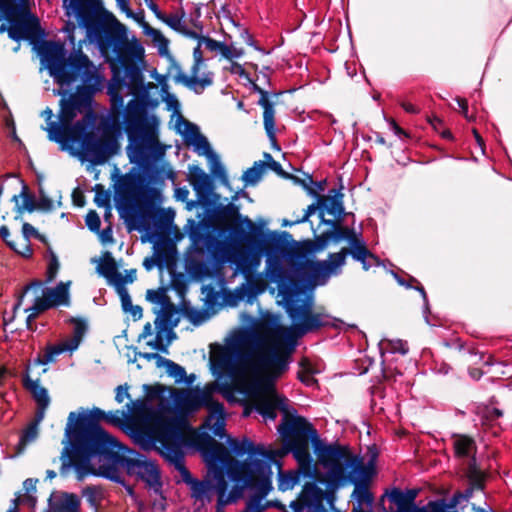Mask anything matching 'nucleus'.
Instances as JSON below:
<instances>
[{
  "label": "nucleus",
  "instance_id": "1",
  "mask_svg": "<svg viewBox=\"0 0 512 512\" xmlns=\"http://www.w3.org/2000/svg\"><path fill=\"white\" fill-rule=\"evenodd\" d=\"M235 202L226 205V264L234 267V275L245 279L235 290L236 298L251 302L266 290L269 281L277 284L283 307L300 335L337 327L336 318L312 311L309 288L314 277L329 276L342 267L349 250L331 253L327 261L313 262L307 256V266H298L285 238L277 232H265L249 217H242Z\"/></svg>",
  "mask_w": 512,
  "mask_h": 512
},
{
  "label": "nucleus",
  "instance_id": "2",
  "mask_svg": "<svg viewBox=\"0 0 512 512\" xmlns=\"http://www.w3.org/2000/svg\"><path fill=\"white\" fill-rule=\"evenodd\" d=\"M71 412L65 429L66 440L71 445L62 453L61 475L73 467L76 479L82 482L89 475H99L114 480L118 469L124 468L156 491L160 489V472L157 465L121 445L88 416Z\"/></svg>",
  "mask_w": 512,
  "mask_h": 512
},
{
  "label": "nucleus",
  "instance_id": "3",
  "mask_svg": "<svg viewBox=\"0 0 512 512\" xmlns=\"http://www.w3.org/2000/svg\"><path fill=\"white\" fill-rule=\"evenodd\" d=\"M63 7L66 16L85 29L91 43L103 52L112 49L115 53L121 68L111 65L112 77L107 94L111 110L119 113L124 106V96L134 93L142 85L139 63L143 59L144 48L137 39H128L126 27L106 11L99 0H63Z\"/></svg>",
  "mask_w": 512,
  "mask_h": 512
},
{
  "label": "nucleus",
  "instance_id": "4",
  "mask_svg": "<svg viewBox=\"0 0 512 512\" xmlns=\"http://www.w3.org/2000/svg\"><path fill=\"white\" fill-rule=\"evenodd\" d=\"M210 369L217 381L205 385L203 388H173L157 385L151 389L150 398L158 399L160 412L167 415L174 414L167 419L156 422L154 433L168 446L172 447L175 437H179V448L186 444V431L189 429L187 417L201 408L208 409V416L202 426L205 430L200 435H209L211 438L224 437V406L215 400V394L224 396V383L219 382L224 377V345L212 344L209 357Z\"/></svg>",
  "mask_w": 512,
  "mask_h": 512
},
{
  "label": "nucleus",
  "instance_id": "5",
  "mask_svg": "<svg viewBox=\"0 0 512 512\" xmlns=\"http://www.w3.org/2000/svg\"><path fill=\"white\" fill-rule=\"evenodd\" d=\"M287 452H291L297 462L311 471L309 442L312 444L321 465L326 469L327 487L337 490L346 481L354 485L352 498L355 500L353 512H371L374 496L367 484V467L359 455L352 454L347 446L325 444L317 430L304 417H284L278 426Z\"/></svg>",
  "mask_w": 512,
  "mask_h": 512
},
{
  "label": "nucleus",
  "instance_id": "6",
  "mask_svg": "<svg viewBox=\"0 0 512 512\" xmlns=\"http://www.w3.org/2000/svg\"><path fill=\"white\" fill-rule=\"evenodd\" d=\"M285 335L283 327L275 320H263L234 336L233 356L229 353L226 338V377L232 361L237 373H251L252 377L241 386L244 394L253 400L277 392L276 380L289 368V354L277 350Z\"/></svg>",
  "mask_w": 512,
  "mask_h": 512
},
{
  "label": "nucleus",
  "instance_id": "7",
  "mask_svg": "<svg viewBox=\"0 0 512 512\" xmlns=\"http://www.w3.org/2000/svg\"><path fill=\"white\" fill-rule=\"evenodd\" d=\"M282 455L281 450L226 433V479L234 483L226 495V505L243 498L247 487L273 485L272 465L280 468L278 458Z\"/></svg>",
  "mask_w": 512,
  "mask_h": 512
},
{
  "label": "nucleus",
  "instance_id": "8",
  "mask_svg": "<svg viewBox=\"0 0 512 512\" xmlns=\"http://www.w3.org/2000/svg\"><path fill=\"white\" fill-rule=\"evenodd\" d=\"M206 250H197L198 258L186 262V270L202 283L204 309L189 308L187 319L199 326L218 313L224 305V246L223 242L205 240Z\"/></svg>",
  "mask_w": 512,
  "mask_h": 512
},
{
  "label": "nucleus",
  "instance_id": "9",
  "mask_svg": "<svg viewBox=\"0 0 512 512\" xmlns=\"http://www.w3.org/2000/svg\"><path fill=\"white\" fill-rule=\"evenodd\" d=\"M180 438H174L171 448H165L164 458L179 471L182 481L190 486L191 495L196 500L210 499L213 490L217 493V512H224V444L217 443L209 435H199L197 443L207 467V480L194 479L184 463L183 448H179Z\"/></svg>",
  "mask_w": 512,
  "mask_h": 512
},
{
  "label": "nucleus",
  "instance_id": "10",
  "mask_svg": "<svg viewBox=\"0 0 512 512\" xmlns=\"http://www.w3.org/2000/svg\"><path fill=\"white\" fill-rule=\"evenodd\" d=\"M33 49L41 64L60 86H70L80 77L85 89L96 93L103 89L105 78L94 63L82 51L67 57L64 45L59 42L40 40Z\"/></svg>",
  "mask_w": 512,
  "mask_h": 512
},
{
  "label": "nucleus",
  "instance_id": "11",
  "mask_svg": "<svg viewBox=\"0 0 512 512\" xmlns=\"http://www.w3.org/2000/svg\"><path fill=\"white\" fill-rule=\"evenodd\" d=\"M188 181L196 193L197 201L204 207V217L199 223L191 221L192 228L189 236L197 250H206V240L224 243V205L219 200L220 196L214 192V184L208 175L199 166H190Z\"/></svg>",
  "mask_w": 512,
  "mask_h": 512
},
{
  "label": "nucleus",
  "instance_id": "12",
  "mask_svg": "<svg viewBox=\"0 0 512 512\" xmlns=\"http://www.w3.org/2000/svg\"><path fill=\"white\" fill-rule=\"evenodd\" d=\"M124 122L131 142L128 149L131 162L143 163L154 156L159 148L158 120L148 114L145 103L130 100L124 110Z\"/></svg>",
  "mask_w": 512,
  "mask_h": 512
},
{
  "label": "nucleus",
  "instance_id": "13",
  "mask_svg": "<svg viewBox=\"0 0 512 512\" xmlns=\"http://www.w3.org/2000/svg\"><path fill=\"white\" fill-rule=\"evenodd\" d=\"M94 121L95 115L88 109L84 116L69 129V139H65L66 142L61 146L62 149L68 150L71 155L81 160L102 164L111 155V145L104 139L96 137L91 131Z\"/></svg>",
  "mask_w": 512,
  "mask_h": 512
},
{
  "label": "nucleus",
  "instance_id": "14",
  "mask_svg": "<svg viewBox=\"0 0 512 512\" xmlns=\"http://www.w3.org/2000/svg\"><path fill=\"white\" fill-rule=\"evenodd\" d=\"M9 22L8 36L20 41L26 39L35 46L45 36L39 20L31 14L29 0H0V20Z\"/></svg>",
  "mask_w": 512,
  "mask_h": 512
},
{
  "label": "nucleus",
  "instance_id": "15",
  "mask_svg": "<svg viewBox=\"0 0 512 512\" xmlns=\"http://www.w3.org/2000/svg\"><path fill=\"white\" fill-rule=\"evenodd\" d=\"M147 396L143 400L132 401L127 405L132 418L147 425V429L139 430L135 433V441L145 450L155 448L164 456L165 448H168L154 433L156 422L159 419H167V412H160L158 409V399L150 398L149 393L153 387H147Z\"/></svg>",
  "mask_w": 512,
  "mask_h": 512
},
{
  "label": "nucleus",
  "instance_id": "16",
  "mask_svg": "<svg viewBox=\"0 0 512 512\" xmlns=\"http://www.w3.org/2000/svg\"><path fill=\"white\" fill-rule=\"evenodd\" d=\"M40 281L30 283L25 287L24 293L19 297L17 303L14 306V312H16L22 302L24 294L29 290H41V295L37 296L33 302V305L25 308L24 311L27 313V326L30 327L33 321L43 312L57 308L60 306L68 307L71 304L70 300V286L71 281L59 282L55 287L42 288Z\"/></svg>",
  "mask_w": 512,
  "mask_h": 512
},
{
  "label": "nucleus",
  "instance_id": "17",
  "mask_svg": "<svg viewBox=\"0 0 512 512\" xmlns=\"http://www.w3.org/2000/svg\"><path fill=\"white\" fill-rule=\"evenodd\" d=\"M175 129L182 135L187 146L192 147L197 155L207 159L212 172L220 167L218 155L213 151L208 139L200 132L197 125L179 115L175 120Z\"/></svg>",
  "mask_w": 512,
  "mask_h": 512
},
{
  "label": "nucleus",
  "instance_id": "18",
  "mask_svg": "<svg viewBox=\"0 0 512 512\" xmlns=\"http://www.w3.org/2000/svg\"><path fill=\"white\" fill-rule=\"evenodd\" d=\"M320 223L323 225L329 226L327 231L322 232L320 235L315 236L314 240H308L304 242H295L292 239V235L288 232H282L278 234L280 237L285 238L288 242L289 247L293 248L294 252L291 254L294 261L297 262V265L307 266V256H310L313 253L323 250L326 246H322L323 240L331 235L334 231L340 230L341 228V219H326L324 217V212H320Z\"/></svg>",
  "mask_w": 512,
  "mask_h": 512
},
{
  "label": "nucleus",
  "instance_id": "19",
  "mask_svg": "<svg viewBox=\"0 0 512 512\" xmlns=\"http://www.w3.org/2000/svg\"><path fill=\"white\" fill-rule=\"evenodd\" d=\"M68 322L72 324V336L62 340L58 344L49 345L45 351L34 360L35 365H47L54 362L57 357L65 352L72 353L78 349L88 326L86 320L82 318L71 317Z\"/></svg>",
  "mask_w": 512,
  "mask_h": 512
},
{
  "label": "nucleus",
  "instance_id": "20",
  "mask_svg": "<svg viewBox=\"0 0 512 512\" xmlns=\"http://www.w3.org/2000/svg\"><path fill=\"white\" fill-rule=\"evenodd\" d=\"M241 44L257 49L248 28L226 11V59L241 57L244 53Z\"/></svg>",
  "mask_w": 512,
  "mask_h": 512
},
{
  "label": "nucleus",
  "instance_id": "21",
  "mask_svg": "<svg viewBox=\"0 0 512 512\" xmlns=\"http://www.w3.org/2000/svg\"><path fill=\"white\" fill-rule=\"evenodd\" d=\"M254 409L260 414L265 421H274L277 418V412L281 411L284 417H288L292 413H296L294 408H291L288 399L280 395L278 392L271 395L263 396L253 400L252 407H245L243 411L244 416L250 415V410Z\"/></svg>",
  "mask_w": 512,
  "mask_h": 512
},
{
  "label": "nucleus",
  "instance_id": "22",
  "mask_svg": "<svg viewBox=\"0 0 512 512\" xmlns=\"http://www.w3.org/2000/svg\"><path fill=\"white\" fill-rule=\"evenodd\" d=\"M83 89L88 94L87 96L76 93L69 95L67 99L61 100L59 122L60 126L63 127V137H65V139H69V129L77 122H74L76 117L90 106L91 96L94 93L87 91L85 86Z\"/></svg>",
  "mask_w": 512,
  "mask_h": 512
},
{
  "label": "nucleus",
  "instance_id": "23",
  "mask_svg": "<svg viewBox=\"0 0 512 512\" xmlns=\"http://www.w3.org/2000/svg\"><path fill=\"white\" fill-rule=\"evenodd\" d=\"M272 489L273 485L247 487L245 492H248L249 498L242 512H263L268 507H276L283 512H288L285 505L279 502H267L265 505H262V501L268 496Z\"/></svg>",
  "mask_w": 512,
  "mask_h": 512
},
{
  "label": "nucleus",
  "instance_id": "24",
  "mask_svg": "<svg viewBox=\"0 0 512 512\" xmlns=\"http://www.w3.org/2000/svg\"><path fill=\"white\" fill-rule=\"evenodd\" d=\"M202 49L203 47L200 46V42L198 41L193 51L194 65L191 68L189 77L186 79V84L195 91L203 90L205 87L211 85L213 81V75L211 73H200V70L204 66Z\"/></svg>",
  "mask_w": 512,
  "mask_h": 512
},
{
  "label": "nucleus",
  "instance_id": "25",
  "mask_svg": "<svg viewBox=\"0 0 512 512\" xmlns=\"http://www.w3.org/2000/svg\"><path fill=\"white\" fill-rule=\"evenodd\" d=\"M46 512H81V499L74 493L54 491L48 499Z\"/></svg>",
  "mask_w": 512,
  "mask_h": 512
},
{
  "label": "nucleus",
  "instance_id": "26",
  "mask_svg": "<svg viewBox=\"0 0 512 512\" xmlns=\"http://www.w3.org/2000/svg\"><path fill=\"white\" fill-rule=\"evenodd\" d=\"M257 91L260 93V98L257 104L263 108V124L267 137L273 147L280 149L276 138L274 102L269 99L267 91L261 88H257Z\"/></svg>",
  "mask_w": 512,
  "mask_h": 512
},
{
  "label": "nucleus",
  "instance_id": "27",
  "mask_svg": "<svg viewBox=\"0 0 512 512\" xmlns=\"http://www.w3.org/2000/svg\"><path fill=\"white\" fill-rule=\"evenodd\" d=\"M267 168V163L264 161H256L254 162L253 166L248 168L242 175V180L245 182V186L247 185H255L262 177L264 171ZM241 199H246L248 202H251V198L249 197V194L245 191V188L240 189L239 191L235 192V195L231 197L230 201L226 203V205H229L232 201H236V205L240 207L239 214L244 217L240 211L242 209V205L240 204Z\"/></svg>",
  "mask_w": 512,
  "mask_h": 512
},
{
  "label": "nucleus",
  "instance_id": "28",
  "mask_svg": "<svg viewBox=\"0 0 512 512\" xmlns=\"http://www.w3.org/2000/svg\"><path fill=\"white\" fill-rule=\"evenodd\" d=\"M298 468L297 470H289V471H282L279 470L278 472V489L280 491H287L289 489H292L299 481L300 478L307 477V478H313L316 472V468L314 465L313 460H311V471H306L305 467L300 463L297 462Z\"/></svg>",
  "mask_w": 512,
  "mask_h": 512
},
{
  "label": "nucleus",
  "instance_id": "29",
  "mask_svg": "<svg viewBox=\"0 0 512 512\" xmlns=\"http://www.w3.org/2000/svg\"><path fill=\"white\" fill-rule=\"evenodd\" d=\"M453 450L456 458L470 459V465H475L477 445L472 437L463 434H454Z\"/></svg>",
  "mask_w": 512,
  "mask_h": 512
},
{
  "label": "nucleus",
  "instance_id": "30",
  "mask_svg": "<svg viewBox=\"0 0 512 512\" xmlns=\"http://www.w3.org/2000/svg\"><path fill=\"white\" fill-rule=\"evenodd\" d=\"M342 198L339 190H331L328 196H319L321 211H326L336 219H342L345 213Z\"/></svg>",
  "mask_w": 512,
  "mask_h": 512
},
{
  "label": "nucleus",
  "instance_id": "31",
  "mask_svg": "<svg viewBox=\"0 0 512 512\" xmlns=\"http://www.w3.org/2000/svg\"><path fill=\"white\" fill-rule=\"evenodd\" d=\"M163 317L157 316L155 319L156 334L152 340L147 341V345L153 350L167 352V347L171 343V329H169L162 319Z\"/></svg>",
  "mask_w": 512,
  "mask_h": 512
},
{
  "label": "nucleus",
  "instance_id": "32",
  "mask_svg": "<svg viewBox=\"0 0 512 512\" xmlns=\"http://www.w3.org/2000/svg\"><path fill=\"white\" fill-rule=\"evenodd\" d=\"M350 256L356 262H360L362 268L367 271L371 267H378L381 265V260L375 254H373L366 246V243L363 244H354L352 250H349Z\"/></svg>",
  "mask_w": 512,
  "mask_h": 512
},
{
  "label": "nucleus",
  "instance_id": "33",
  "mask_svg": "<svg viewBox=\"0 0 512 512\" xmlns=\"http://www.w3.org/2000/svg\"><path fill=\"white\" fill-rule=\"evenodd\" d=\"M24 388L30 392L37 406H49L50 397L46 388L40 385L39 379L33 380L28 372L22 379Z\"/></svg>",
  "mask_w": 512,
  "mask_h": 512
},
{
  "label": "nucleus",
  "instance_id": "34",
  "mask_svg": "<svg viewBox=\"0 0 512 512\" xmlns=\"http://www.w3.org/2000/svg\"><path fill=\"white\" fill-rule=\"evenodd\" d=\"M341 240H346L349 243L348 250H352L354 244L358 245L365 242L361 234H357L354 229L341 226L340 230L334 231L323 240L322 246H327L331 241L339 242Z\"/></svg>",
  "mask_w": 512,
  "mask_h": 512
},
{
  "label": "nucleus",
  "instance_id": "35",
  "mask_svg": "<svg viewBox=\"0 0 512 512\" xmlns=\"http://www.w3.org/2000/svg\"><path fill=\"white\" fill-rule=\"evenodd\" d=\"M42 116L44 117L47 126L43 127V129L48 133V138L51 141L59 143L62 145L65 143V137H63V127L60 126V122L57 123L53 121V112L50 108L45 109L42 112Z\"/></svg>",
  "mask_w": 512,
  "mask_h": 512
},
{
  "label": "nucleus",
  "instance_id": "36",
  "mask_svg": "<svg viewBox=\"0 0 512 512\" xmlns=\"http://www.w3.org/2000/svg\"><path fill=\"white\" fill-rule=\"evenodd\" d=\"M146 297L151 303L159 305V308L154 309V313L157 316L163 318L170 316L172 307L170 306L168 297L164 292L160 290H148Z\"/></svg>",
  "mask_w": 512,
  "mask_h": 512
},
{
  "label": "nucleus",
  "instance_id": "37",
  "mask_svg": "<svg viewBox=\"0 0 512 512\" xmlns=\"http://www.w3.org/2000/svg\"><path fill=\"white\" fill-rule=\"evenodd\" d=\"M81 494L86 499L90 507H92L95 511L98 510L101 502L104 499L103 489L97 485H88L84 487L81 491Z\"/></svg>",
  "mask_w": 512,
  "mask_h": 512
},
{
  "label": "nucleus",
  "instance_id": "38",
  "mask_svg": "<svg viewBox=\"0 0 512 512\" xmlns=\"http://www.w3.org/2000/svg\"><path fill=\"white\" fill-rule=\"evenodd\" d=\"M39 434V428L35 424L29 423L22 431L19 442L16 446V455L22 454L27 445L33 443Z\"/></svg>",
  "mask_w": 512,
  "mask_h": 512
},
{
  "label": "nucleus",
  "instance_id": "39",
  "mask_svg": "<svg viewBox=\"0 0 512 512\" xmlns=\"http://www.w3.org/2000/svg\"><path fill=\"white\" fill-rule=\"evenodd\" d=\"M156 264L159 268H171L175 264L176 250L173 245H168L165 248H158L155 251Z\"/></svg>",
  "mask_w": 512,
  "mask_h": 512
},
{
  "label": "nucleus",
  "instance_id": "40",
  "mask_svg": "<svg viewBox=\"0 0 512 512\" xmlns=\"http://www.w3.org/2000/svg\"><path fill=\"white\" fill-rule=\"evenodd\" d=\"M119 296L124 312L129 313L134 320H139L142 317V308L138 305L132 304V300L127 289L120 288Z\"/></svg>",
  "mask_w": 512,
  "mask_h": 512
},
{
  "label": "nucleus",
  "instance_id": "41",
  "mask_svg": "<svg viewBox=\"0 0 512 512\" xmlns=\"http://www.w3.org/2000/svg\"><path fill=\"white\" fill-rule=\"evenodd\" d=\"M162 21L175 31L181 32V33L189 35L191 37L198 36L197 32H190L187 29L185 20H183V18L178 16L177 14L165 16Z\"/></svg>",
  "mask_w": 512,
  "mask_h": 512
},
{
  "label": "nucleus",
  "instance_id": "42",
  "mask_svg": "<svg viewBox=\"0 0 512 512\" xmlns=\"http://www.w3.org/2000/svg\"><path fill=\"white\" fill-rule=\"evenodd\" d=\"M306 192L317 199L319 192L324 190L325 181H314L312 176L308 175L304 180H298Z\"/></svg>",
  "mask_w": 512,
  "mask_h": 512
},
{
  "label": "nucleus",
  "instance_id": "43",
  "mask_svg": "<svg viewBox=\"0 0 512 512\" xmlns=\"http://www.w3.org/2000/svg\"><path fill=\"white\" fill-rule=\"evenodd\" d=\"M317 210H319V213L321 212V207L319 205V196L316 199V203H313L307 207L304 215L301 218L296 219L292 222H288L287 220H284L283 225L287 226V225H294V224H300V223L307 222L309 220L310 216L313 215Z\"/></svg>",
  "mask_w": 512,
  "mask_h": 512
},
{
  "label": "nucleus",
  "instance_id": "44",
  "mask_svg": "<svg viewBox=\"0 0 512 512\" xmlns=\"http://www.w3.org/2000/svg\"><path fill=\"white\" fill-rule=\"evenodd\" d=\"M59 267H60V264L57 259V256L53 252H51V258L48 262L47 271H46V279H45L46 283H50L56 278Z\"/></svg>",
  "mask_w": 512,
  "mask_h": 512
},
{
  "label": "nucleus",
  "instance_id": "45",
  "mask_svg": "<svg viewBox=\"0 0 512 512\" xmlns=\"http://www.w3.org/2000/svg\"><path fill=\"white\" fill-rule=\"evenodd\" d=\"M165 365L169 375L176 378L177 381H181L186 376L185 369L179 364L171 360H165Z\"/></svg>",
  "mask_w": 512,
  "mask_h": 512
},
{
  "label": "nucleus",
  "instance_id": "46",
  "mask_svg": "<svg viewBox=\"0 0 512 512\" xmlns=\"http://www.w3.org/2000/svg\"><path fill=\"white\" fill-rule=\"evenodd\" d=\"M12 201L15 202L19 213H21L24 209L32 210L31 200L25 191H22L19 195H13Z\"/></svg>",
  "mask_w": 512,
  "mask_h": 512
},
{
  "label": "nucleus",
  "instance_id": "47",
  "mask_svg": "<svg viewBox=\"0 0 512 512\" xmlns=\"http://www.w3.org/2000/svg\"><path fill=\"white\" fill-rule=\"evenodd\" d=\"M85 223L92 232H99L101 220L96 211L91 210L87 213Z\"/></svg>",
  "mask_w": 512,
  "mask_h": 512
},
{
  "label": "nucleus",
  "instance_id": "48",
  "mask_svg": "<svg viewBox=\"0 0 512 512\" xmlns=\"http://www.w3.org/2000/svg\"><path fill=\"white\" fill-rule=\"evenodd\" d=\"M146 33L153 39V41L155 43L158 44V46L160 48L164 47L166 48L167 45H168V40L164 37V35L161 33V31L155 29V28H152V27H147L146 28Z\"/></svg>",
  "mask_w": 512,
  "mask_h": 512
},
{
  "label": "nucleus",
  "instance_id": "49",
  "mask_svg": "<svg viewBox=\"0 0 512 512\" xmlns=\"http://www.w3.org/2000/svg\"><path fill=\"white\" fill-rule=\"evenodd\" d=\"M200 46L203 47V49L209 50V51H216L221 50L224 52V44L218 43L210 38L201 37L199 39Z\"/></svg>",
  "mask_w": 512,
  "mask_h": 512
},
{
  "label": "nucleus",
  "instance_id": "50",
  "mask_svg": "<svg viewBox=\"0 0 512 512\" xmlns=\"http://www.w3.org/2000/svg\"><path fill=\"white\" fill-rule=\"evenodd\" d=\"M297 378L301 383L308 387H312L317 383L315 377L308 371L298 372Z\"/></svg>",
  "mask_w": 512,
  "mask_h": 512
},
{
  "label": "nucleus",
  "instance_id": "51",
  "mask_svg": "<svg viewBox=\"0 0 512 512\" xmlns=\"http://www.w3.org/2000/svg\"><path fill=\"white\" fill-rule=\"evenodd\" d=\"M96 233L98 234L99 239L103 244H110V243L114 242L113 232H112V228L110 226H108L102 230L99 229V232H96Z\"/></svg>",
  "mask_w": 512,
  "mask_h": 512
},
{
  "label": "nucleus",
  "instance_id": "52",
  "mask_svg": "<svg viewBox=\"0 0 512 512\" xmlns=\"http://www.w3.org/2000/svg\"><path fill=\"white\" fill-rule=\"evenodd\" d=\"M391 351L393 353H400L401 355H405L409 351V347L407 342L402 340H397L391 343Z\"/></svg>",
  "mask_w": 512,
  "mask_h": 512
},
{
  "label": "nucleus",
  "instance_id": "53",
  "mask_svg": "<svg viewBox=\"0 0 512 512\" xmlns=\"http://www.w3.org/2000/svg\"><path fill=\"white\" fill-rule=\"evenodd\" d=\"M229 70L232 74L239 75L241 79L250 80L248 73L238 63L232 62Z\"/></svg>",
  "mask_w": 512,
  "mask_h": 512
},
{
  "label": "nucleus",
  "instance_id": "54",
  "mask_svg": "<svg viewBox=\"0 0 512 512\" xmlns=\"http://www.w3.org/2000/svg\"><path fill=\"white\" fill-rule=\"evenodd\" d=\"M263 157H264V162L267 163V167H269L271 170L278 172V173L282 171L281 164L279 162L275 161L273 159V157L271 156V154L265 152L263 154Z\"/></svg>",
  "mask_w": 512,
  "mask_h": 512
},
{
  "label": "nucleus",
  "instance_id": "55",
  "mask_svg": "<svg viewBox=\"0 0 512 512\" xmlns=\"http://www.w3.org/2000/svg\"><path fill=\"white\" fill-rule=\"evenodd\" d=\"M48 407L49 406H37L34 420L30 423L35 424V426L39 427V424L43 421L45 417V413Z\"/></svg>",
  "mask_w": 512,
  "mask_h": 512
},
{
  "label": "nucleus",
  "instance_id": "56",
  "mask_svg": "<svg viewBox=\"0 0 512 512\" xmlns=\"http://www.w3.org/2000/svg\"><path fill=\"white\" fill-rule=\"evenodd\" d=\"M126 398H129L128 387L122 385L118 386L116 388L115 400L118 403H122Z\"/></svg>",
  "mask_w": 512,
  "mask_h": 512
},
{
  "label": "nucleus",
  "instance_id": "57",
  "mask_svg": "<svg viewBox=\"0 0 512 512\" xmlns=\"http://www.w3.org/2000/svg\"><path fill=\"white\" fill-rule=\"evenodd\" d=\"M145 3L159 20L162 21L164 19L165 15L160 11L158 5L153 0H145Z\"/></svg>",
  "mask_w": 512,
  "mask_h": 512
},
{
  "label": "nucleus",
  "instance_id": "58",
  "mask_svg": "<svg viewBox=\"0 0 512 512\" xmlns=\"http://www.w3.org/2000/svg\"><path fill=\"white\" fill-rule=\"evenodd\" d=\"M486 418L490 421H494L503 416L502 410L498 408H486Z\"/></svg>",
  "mask_w": 512,
  "mask_h": 512
},
{
  "label": "nucleus",
  "instance_id": "59",
  "mask_svg": "<svg viewBox=\"0 0 512 512\" xmlns=\"http://www.w3.org/2000/svg\"><path fill=\"white\" fill-rule=\"evenodd\" d=\"M388 124L393 133L398 137L407 136V133L396 123L395 120H388Z\"/></svg>",
  "mask_w": 512,
  "mask_h": 512
},
{
  "label": "nucleus",
  "instance_id": "60",
  "mask_svg": "<svg viewBox=\"0 0 512 512\" xmlns=\"http://www.w3.org/2000/svg\"><path fill=\"white\" fill-rule=\"evenodd\" d=\"M389 498L392 502H395L398 505H401L404 502L405 496L400 490L394 489L391 492V494L389 495Z\"/></svg>",
  "mask_w": 512,
  "mask_h": 512
},
{
  "label": "nucleus",
  "instance_id": "61",
  "mask_svg": "<svg viewBox=\"0 0 512 512\" xmlns=\"http://www.w3.org/2000/svg\"><path fill=\"white\" fill-rule=\"evenodd\" d=\"M459 108L461 109L462 114L465 116V118L470 119L468 116V101L464 98L457 99Z\"/></svg>",
  "mask_w": 512,
  "mask_h": 512
},
{
  "label": "nucleus",
  "instance_id": "62",
  "mask_svg": "<svg viewBox=\"0 0 512 512\" xmlns=\"http://www.w3.org/2000/svg\"><path fill=\"white\" fill-rule=\"evenodd\" d=\"M116 2L123 12H126L128 15L131 14L130 0H116Z\"/></svg>",
  "mask_w": 512,
  "mask_h": 512
},
{
  "label": "nucleus",
  "instance_id": "63",
  "mask_svg": "<svg viewBox=\"0 0 512 512\" xmlns=\"http://www.w3.org/2000/svg\"><path fill=\"white\" fill-rule=\"evenodd\" d=\"M401 107L407 112V113H410V114H416L418 113V108L413 105L412 103L410 102H402L401 103Z\"/></svg>",
  "mask_w": 512,
  "mask_h": 512
},
{
  "label": "nucleus",
  "instance_id": "64",
  "mask_svg": "<svg viewBox=\"0 0 512 512\" xmlns=\"http://www.w3.org/2000/svg\"><path fill=\"white\" fill-rule=\"evenodd\" d=\"M36 482H37V480L28 478L24 481L23 486L27 492L33 491L36 489V486H35Z\"/></svg>",
  "mask_w": 512,
  "mask_h": 512
}]
</instances>
